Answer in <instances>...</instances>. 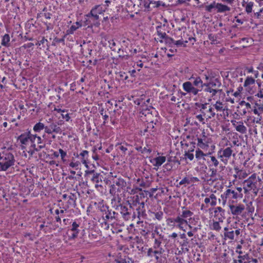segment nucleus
<instances>
[{
  "instance_id": "obj_1",
  "label": "nucleus",
  "mask_w": 263,
  "mask_h": 263,
  "mask_svg": "<svg viewBox=\"0 0 263 263\" xmlns=\"http://www.w3.org/2000/svg\"><path fill=\"white\" fill-rule=\"evenodd\" d=\"M132 184L130 181L126 182L122 178H118L113 181V184L110 186L109 193L114 196L111 201L117 200L118 203L121 201L119 197V193L122 192L123 193H127L130 195H134L138 191H142V189L136 187L132 188Z\"/></svg>"
},
{
  "instance_id": "obj_2",
  "label": "nucleus",
  "mask_w": 263,
  "mask_h": 263,
  "mask_svg": "<svg viewBox=\"0 0 263 263\" xmlns=\"http://www.w3.org/2000/svg\"><path fill=\"white\" fill-rule=\"evenodd\" d=\"M224 4L217 3L213 1L212 3L205 6V10L209 13H226L231 10L229 6L232 5L234 0H221Z\"/></svg>"
},
{
  "instance_id": "obj_3",
  "label": "nucleus",
  "mask_w": 263,
  "mask_h": 263,
  "mask_svg": "<svg viewBox=\"0 0 263 263\" xmlns=\"http://www.w3.org/2000/svg\"><path fill=\"white\" fill-rule=\"evenodd\" d=\"M189 80L183 84V89L186 92L194 96L197 95L203 88V82L199 77H191Z\"/></svg>"
},
{
  "instance_id": "obj_4",
  "label": "nucleus",
  "mask_w": 263,
  "mask_h": 263,
  "mask_svg": "<svg viewBox=\"0 0 263 263\" xmlns=\"http://www.w3.org/2000/svg\"><path fill=\"white\" fill-rule=\"evenodd\" d=\"M15 163L13 154L8 149L0 153V171H6Z\"/></svg>"
},
{
  "instance_id": "obj_5",
  "label": "nucleus",
  "mask_w": 263,
  "mask_h": 263,
  "mask_svg": "<svg viewBox=\"0 0 263 263\" xmlns=\"http://www.w3.org/2000/svg\"><path fill=\"white\" fill-rule=\"evenodd\" d=\"M105 11L101 5H96L93 7L90 10V12L86 15V16L88 18L85 21L86 25H94L99 26L100 23L98 21L99 18V14H102Z\"/></svg>"
},
{
  "instance_id": "obj_6",
  "label": "nucleus",
  "mask_w": 263,
  "mask_h": 263,
  "mask_svg": "<svg viewBox=\"0 0 263 263\" xmlns=\"http://www.w3.org/2000/svg\"><path fill=\"white\" fill-rule=\"evenodd\" d=\"M240 195L237 193V192L231 189H228L226 191L221 195V198L222 199L223 204H225L227 201L228 203H235L234 199H237L239 198Z\"/></svg>"
},
{
  "instance_id": "obj_7",
  "label": "nucleus",
  "mask_w": 263,
  "mask_h": 263,
  "mask_svg": "<svg viewBox=\"0 0 263 263\" xmlns=\"http://www.w3.org/2000/svg\"><path fill=\"white\" fill-rule=\"evenodd\" d=\"M233 150L232 146L226 148H221L217 152V156L220 161L226 165L228 163L229 160L231 158Z\"/></svg>"
},
{
  "instance_id": "obj_8",
  "label": "nucleus",
  "mask_w": 263,
  "mask_h": 263,
  "mask_svg": "<svg viewBox=\"0 0 263 263\" xmlns=\"http://www.w3.org/2000/svg\"><path fill=\"white\" fill-rule=\"evenodd\" d=\"M100 210L102 212V217L104 220L111 222L118 219V214L109 209L108 206L103 205Z\"/></svg>"
},
{
  "instance_id": "obj_9",
  "label": "nucleus",
  "mask_w": 263,
  "mask_h": 263,
  "mask_svg": "<svg viewBox=\"0 0 263 263\" xmlns=\"http://www.w3.org/2000/svg\"><path fill=\"white\" fill-rule=\"evenodd\" d=\"M257 182L251 181L249 179L245 180L243 182V189L245 191V193H247L251 190H253V192L255 196L258 194L259 189L257 186Z\"/></svg>"
},
{
  "instance_id": "obj_10",
  "label": "nucleus",
  "mask_w": 263,
  "mask_h": 263,
  "mask_svg": "<svg viewBox=\"0 0 263 263\" xmlns=\"http://www.w3.org/2000/svg\"><path fill=\"white\" fill-rule=\"evenodd\" d=\"M86 175L87 178H90V180L94 183H96V187L101 186L100 182H102V176L100 173H97L94 170L86 171Z\"/></svg>"
},
{
  "instance_id": "obj_11",
  "label": "nucleus",
  "mask_w": 263,
  "mask_h": 263,
  "mask_svg": "<svg viewBox=\"0 0 263 263\" xmlns=\"http://www.w3.org/2000/svg\"><path fill=\"white\" fill-rule=\"evenodd\" d=\"M45 143L44 142L41 137L33 135L31 147L34 148L36 152H39L45 147Z\"/></svg>"
},
{
  "instance_id": "obj_12",
  "label": "nucleus",
  "mask_w": 263,
  "mask_h": 263,
  "mask_svg": "<svg viewBox=\"0 0 263 263\" xmlns=\"http://www.w3.org/2000/svg\"><path fill=\"white\" fill-rule=\"evenodd\" d=\"M231 214L234 216H238L241 215L245 209V206L243 204L239 203L235 204V203L229 204Z\"/></svg>"
},
{
  "instance_id": "obj_13",
  "label": "nucleus",
  "mask_w": 263,
  "mask_h": 263,
  "mask_svg": "<svg viewBox=\"0 0 263 263\" xmlns=\"http://www.w3.org/2000/svg\"><path fill=\"white\" fill-rule=\"evenodd\" d=\"M129 209L126 205L123 204H120L116 208V210L120 211L123 218L125 220H128L130 218L131 216V209L132 206L130 205Z\"/></svg>"
},
{
  "instance_id": "obj_14",
  "label": "nucleus",
  "mask_w": 263,
  "mask_h": 263,
  "mask_svg": "<svg viewBox=\"0 0 263 263\" xmlns=\"http://www.w3.org/2000/svg\"><path fill=\"white\" fill-rule=\"evenodd\" d=\"M45 133L48 134H52L53 133L61 134L62 133V129L59 127L57 123L51 122H48L46 125Z\"/></svg>"
},
{
  "instance_id": "obj_15",
  "label": "nucleus",
  "mask_w": 263,
  "mask_h": 263,
  "mask_svg": "<svg viewBox=\"0 0 263 263\" xmlns=\"http://www.w3.org/2000/svg\"><path fill=\"white\" fill-rule=\"evenodd\" d=\"M164 250L163 248H160L159 250H155L154 248H149L147 251V255L148 257H155L156 260L158 262H161L162 259L160 256L164 252Z\"/></svg>"
},
{
  "instance_id": "obj_16",
  "label": "nucleus",
  "mask_w": 263,
  "mask_h": 263,
  "mask_svg": "<svg viewBox=\"0 0 263 263\" xmlns=\"http://www.w3.org/2000/svg\"><path fill=\"white\" fill-rule=\"evenodd\" d=\"M209 143L210 139L205 136V132L203 131L202 137L197 138V146L202 149H205L209 147Z\"/></svg>"
},
{
  "instance_id": "obj_17",
  "label": "nucleus",
  "mask_w": 263,
  "mask_h": 263,
  "mask_svg": "<svg viewBox=\"0 0 263 263\" xmlns=\"http://www.w3.org/2000/svg\"><path fill=\"white\" fill-rule=\"evenodd\" d=\"M79 226V224L76 221L72 223L71 228L67 232L69 240L74 239L78 237L80 232V230L78 229Z\"/></svg>"
},
{
  "instance_id": "obj_18",
  "label": "nucleus",
  "mask_w": 263,
  "mask_h": 263,
  "mask_svg": "<svg viewBox=\"0 0 263 263\" xmlns=\"http://www.w3.org/2000/svg\"><path fill=\"white\" fill-rule=\"evenodd\" d=\"M208 103H200L199 102H197L195 103V111L194 112V115L198 113L199 114L202 115L204 116L206 115V109H208Z\"/></svg>"
},
{
  "instance_id": "obj_19",
  "label": "nucleus",
  "mask_w": 263,
  "mask_h": 263,
  "mask_svg": "<svg viewBox=\"0 0 263 263\" xmlns=\"http://www.w3.org/2000/svg\"><path fill=\"white\" fill-rule=\"evenodd\" d=\"M138 196H136V198L134 202L139 203V206L136 209V211L138 214V217L140 219L141 218H144L146 216L145 209V203L143 201L139 202Z\"/></svg>"
},
{
  "instance_id": "obj_20",
  "label": "nucleus",
  "mask_w": 263,
  "mask_h": 263,
  "mask_svg": "<svg viewBox=\"0 0 263 263\" xmlns=\"http://www.w3.org/2000/svg\"><path fill=\"white\" fill-rule=\"evenodd\" d=\"M33 135L31 134L30 132H27L23 134H21L18 137L21 143L24 145H27L29 143H32Z\"/></svg>"
},
{
  "instance_id": "obj_21",
  "label": "nucleus",
  "mask_w": 263,
  "mask_h": 263,
  "mask_svg": "<svg viewBox=\"0 0 263 263\" xmlns=\"http://www.w3.org/2000/svg\"><path fill=\"white\" fill-rule=\"evenodd\" d=\"M231 123L236 131L242 134H244L247 133V128L244 125L242 121L237 122L236 120H232Z\"/></svg>"
},
{
  "instance_id": "obj_22",
  "label": "nucleus",
  "mask_w": 263,
  "mask_h": 263,
  "mask_svg": "<svg viewBox=\"0 0 263 263\" xmlns=\"http://www.w3.org/2000/svg\"><path fill=\"white\" fill-rule=\"evenodd\" d=\"M171 222H174L175 223H177V227L182 230L183 229L184 226H187L189 223L188 221L185 220L179 215L176 218H174Z\"/></svg>"
},
{
  "instance_id": "obj_23",
  "label": "nucleus",
  "mask_w": 263,
  "mask_h": 263,
  "mask_svg": "<svg viewBox=\"0 0 263 263\" xmlns=\"http://www.w3.org/2000/svg\"><path fill=\"white\" fill-rule=\"evenodd\" d=\"M76 199L77 196L75 194L70 193V195H69V197L67 200L66 204L65 205L66 209H69L71 207L74 208L76 206Z\"/></svg>"
},
{
  "instance_id": "obj_24",
  "label": "nucleus",
  "mask_w": 263,
  "mask_h": 263,
  "mask_svg": "<svg viewBox=\"0 0 263 263\" xmlns=\"http://www.w3.org/2000/svg\"><path fill=\"white\" fill-rule=\"evenodd\" d=\"M139 5L141 9H144V11L149 12L152 10V7L151 6L152 0H138Z\"/></svg>"
},
{
  "instance_id": "obj_25",
  "label": "nucleus",
  "mask_w": 263,
  "mask_h": 263,
  "mask_svg": "<svg viewBox=\"0 0 263 263\" xmlns=\"http://www.w3.org/2000/svg\"><path fill=\"white\" fill-rule=\"evenodd\" d=\"M182 211L179 215L186 221H189L192 219L193 215V213L190 210H188L186 207H182Z\"/></svg>"
},
{
  "instance_id": "obj_26",
  "label": "nucleus",
  "mask_w": 263,
  "mask_h": 263,
  "mask_svg": "<svg viewBox=\"0 0 263 263\" xmlns=\"http://www.w3.org/2000/svg\"><path fill=\"white\" fill-rule=\"evenodd\" d=\"M204 202L206 204H210L211 206H214L217 204V198L214 194H211L204 199Z\"/></svg>"
},
{
  "instance_id": "obj_27",
  "label": "nucleus",
  "mask_w": 263,
  "mask_h": 263,
  "mask_svg": "<svg viewBox=\"0 0 263 263\" xmlns=\"http://www.w3.org/2000/svg\"><path fill=\"white\" fill-rule=\"evenodd\" d=\"M209 159H208L207 161L208 163L209 164V166L210 167L214 166V168L217 167L219 164V162L217 158H216L214 156L211 155L209 156Z\"/></svg>"
},
{
  "instance_id": "obj_28",
  "label": "nucleus",
  "mask_w": 263,
  "mask_h": 263,
  "mask_svg": "<svg viewBox=\"0 0 263 263\" xmlns=\"http://www.w3.org/2000/svg\"><path fill=\"white\" fill-rule=\"evenodd\" d=\"M156 125V122L154 123V121L150 122L147 124V126L145 129V132H148L151 135H154L156 132V127H155Z\"/></svg>"
},
{
  "instance_id": "obj_29",
  "label": "nucleus",
  "mask_w": 263,
  "mask_h": 263,
  "mask_svg": "<svg viewBox=\"0 0 263 263\" xmlns=\"http://www.w3.org/2000/svg\"><path fill=\"white\" fill-rule=\"evenodd\" d=\"M254 5V3L252 2H246L243 0L242 6L245 8L246 12L247 14H250L252 12V8Z\"/></svg>"
},
{
  "instance_id": "obj_30",
  "label": "nucleus",
  "mask_w": 263,
  "mask_h": 263,
  "mask_svg": "<svg viewBox=\"0 0 263 263\" xmlns=\"http://www.w3.org/2000/svg\"><path fill=\"white\" fill-rule=\"evenodd\" d=\"M78 157H80L82 162L85 164L86 167H88L87 160L88 157V152L87 151H83Z\"/></svg>"
},
{
  "instance_id": "obj_31",
  "label": "nucleus",
  "mask_w": 263,
  "mask_h": 263,
  "mask_svg": "<svg viewBox=\"0 0 263 263\" xmlns=\"http://www.w3.org/2000/svg\"><path fill=\"white\" fill-rule=\"evenodd\" d=\"M210 172L211 174L210 175V178L208 179V182H214L217 180H218V178L217 177V171L216 168H210Z\"/></svg>"
},
{
  "instance_id": "obj_32",
  "label": "nucleus",
  "mask_w": 263,
  "mask_h": 263,
  "mask_svg": "<svg viewBox=\"0 0 263 263\" xmlns=\"http://www.w3.org/2000/svg\"><path fill=\"white\" fill-rule=\"evenodd\" d=\"M153 160L155 162L154 165L156 167H159L165 162L166 158L164 156H159L154 158Z\"/></svg>"
},
{
  "instance_id": "obj_33",
  "label": "nucleus",
  "mask_w": 263,
  "mask_h": 263,
  "mask_svg": "<svg viewBox=\"0 0 263 263\" xmlns=\"http://www.w3.org/2000/svg\"><path fill=\"white\" fill-rule=\"evenodd\" d=\"M241 246L240 245H238L237 247H236V253H238L239 254V255L238 256V258H240L242 260H245V259H250V258H249V254H246L244 255H240L242 252V251H238V249H241Z\"/></svg>"
},
{
  "instance_id": "obj_34",
  "label": "nucleus",
  "mask_w": 263,
  "mask_h": 263,
  "mask_svg": "<svg viewBox=\"0 0 263 263\" xmlns=\"http://www.w3.org/2000/svg\"><path fill=\"white\" fill-rule=\"evenodd\" d=\"M46 125L44 123L41 122H38L35 124L33 127V130L36 132H39L43 129L45 130Z\"/></svg>"
},
{
  "instance_id": "obj_35",
  "label": "nucleus",
  "mask_w": 263,
  "mask_h": 263,
  "mask_svg": "<svg viewBox=\"0 0 263 263\" xmlns=\"http://www.w3.org/2000/svg\"><path fill=\"white\" fill-rule=\"evenodd\" d=\"M10 42V36L8 34H5L3 36L1 44L3 46L9 47Z\"/></svg>"
},
{
  "instance_id": "obj_36",
  "label": "nucleus",
  "mask_w": 263,
  "mask_h": 263,
  "mask_svg": "<svg viewBox=\"0 0 263 263\" xmlns=\"http://www.w3.org/2000/svg\"><path fill=\"white\" fill-rule=\"evenodd\" d=\"M151 5H152V7L154 8H157L160 6H162L163 7H166V4L164 3H163L162 1H155L152 0V3H151Z\"/></svg>"
},
{
  "instance_id": "obj_37",
  "label": "nucleus",
  "mask_w": 263,
  "mask_h": 263,
  "mask_svg": "<svg viewBox=\"0 0 263 263\" xmlns=\"http://www.w3.org/2000/svg\"><path fill=\"white\" fill-rule=\"evenodd\" d=\"M82 26V24L79 22H77L75 24L72 25L70 29L68 30V33L73 34L74 31H75L77 29Z\"/></svg>"
},
{
  "instance_id": "obj_38",
  "label": "nucleus",
  "mask_w": 263,
  "mask_h": 263,
  "mask_svg": "<svg viewBox=\"0 0 263 263\" xmlns=\"http://www.w3.org/2000/svg\"><path fill=\"white\" fill-rule=\"evenodd\" d=\"M223 105V104L220 101H216L215 104L213 105V106L217 111H224L225 108Z\"/></svg>"
},
{
  "instance_id": "obj_39",
  "label": "nucleus",
  "mask_w": 263,
  "mask_h": 263,
  "mask_svg": "<svg viewBox=\"0 0 263 263\" xmlns=\"http://www.w3.org/2000/svg\"><path fill=\"white\" fill-rule=\"evenodd\" d=\"M152 214L154 215L155 219L160 221L162 219L163 216V213L162 211H158L156 212H152Z\"/></svg>"
},
{
  "instance_id": "obj_40",
  "label": "nucleus",
  "mask_w": 263,
  "mask_h": 263,
  "mask_svg": "<svg viewBox=\"0 0 263 263\" xmlns=\"http://www.w3.org/2000/svg\"><path fill=\"white\" fill-rule=\"evenodd\" d=\"M255 79L252 77H247L244 82V86L247 87L255 83Z\"/></svg>"
},
{
  "instance_id": "obj_41",
  "label": "nucleus",
  "mask_w": 263,
  "mask_h": 263,
  "mask_svg": "<svg viewBox=\"0 0 263 263\" xmlns=\"http://www.w3.org/2000/svg\"><path fill=\"white\" fill-rule=\"evenodd\" d=\"M219 222L218 221H214L211 225V229L216 231H219L221 229Z\"/></svg>"
},
{
  "instance_id": "obj_42",
  "label": "nucleus",
  "mask_w": 263,
  "mask_h": 263,
  "mask_svg": "<svg viewBox=\"0 0 263 263\" xmlns=\"http://www.w3.org/2000/svg\"><path fill=\"white\" fill-rule=\"evenodd\" d=\"M41 38V40L39 41L36 44V45L37 46H41V45H42V47H40V49H42V48H44L45 47V46H44L45 43H46V45L48 46L47 45V40L46 39L44 36H42Z\"/></svg>"
},
{
  "instance_id": "obj_43",
  "label": "nucleus",
  "mask_w": 263,
  "mask_h": 263,
  "mask_svg": "<svg viewBox=\"0 0 263 263\" xmlns=\"http://www.w3.org/2000/svg\"><path fill=\"white\" fill-rule=\"evenodd\" d=\"M157 34L159 36L160 38L162 39H164L165 37H166V34L165 32H162L161 31L160 29H161V26H157Z\"/></svg>"
},
{
  "instance_id": "obj_44",
  "label": "nucleus",
  "mask_w": 263,
  "mask_h": 263,
  "mask_svg": "<svg viewBox=\"0 0 263 263\" xmlns=\"http://www.w3.org/2000/svg\"><path fill=\"white\" fill-rule=\"evenodd\" d=\"M224 236L226 238H228L231 240H233L234 239V231L225 232L224 233Z\"/></svg>"
},
{
  "instance_id": "obj_45",
  "label": "nucleus",
  "mask_w": 263,
  "mask_h": 263,
  "mask_svg": "<svg viewBox=\"0 0 263 263\" xmlns=\"http://www.w3.org/2000/svg\"><path fill=\"white\" fill-rule=\"evenodd\" d=\"M215 216H218V214H224V210L220 206H217L214 210Z\"/></svg>"
},
{
  "instance_id": "obj_46",
  "label": "nucleus",
  "mask_w": 263,
  "mask_h": 263,
  "mask_svg": "<svg viewBox=\"0 0 263 263\" xmlns=\"http://www.w3.org/2000/svg\"><path fill=\"white\" fill-rule=\"evenodd\" d=\"M206 111L210 113V115L208 116V117L206 118V120L210 119L215 116L216 114L214 111L213 108L211 106H209L208 109Z\"/></svg>"
},
{
  "instance_id": "obj_47",
  "label": "nucleus",
  "mask_w": 263,
  "mask_h": 263,
  "mask_svg": "<svg viewBox=\"0 0 263 263\" xmlns=\"http://www.w3.org/2000/svg\"><path fill=\"white\" fill-rule=\"evenodd\" d=\"M247 210L248 213H253L254 212L255 208L252 201L247 204Z\"/></svg>"
},
{
  "instance_id": "obj_48",
  "label": "nucleus",
  "mask_w": 263,
  "mask_h": 263,
  "mask_svg": "<svg viewBox=\"0 0 263 263\" xmlns=\"http://www.w3.org/2000/svg\"><path fill=\"white\" fill-rule=\"evenodd\" d=\"M161 241L158 239H155L154 241V245L152 248H154L155 250H159L160 248H162L161 247Z\"/></svg>"
},
{
  "instance_id": "obj_49",
  "label": "nucleus",
  "mask_w": 263,
  "mask_h": 263,
  "mask_svg": "<svg viewBox=\"0 0 263 263\" xmlns=\"http://www.w3.org/2000/svg\"><path fill=\"white\" fill-rule=\"evenodd\" d=\"M204 91L206 92L212 93V96H214L217 93L218 91H219V90L216 89H213L211 87H208V88H205Z\"/></svg>"
},
{
  "instance_id": "obj_50",
  "label": "nucleus",
  "mask_w": 263,
  "mask_h": 263,
  "mask_svg": "<svg viewBox=\"0 0 263 263\" xmlns=\"http://www.w3.org/2000/svg\"><path fill=\"white\" fill-rule=\"evenodd\" d=\"M203 152L201 151L199 148L196 151L195 157L197 159H199L204 156H206Z\"/></svg>"
},
{
  "instance_id": "obj_51",
  "label": "nucleus",
  "mask_w": 263,
  "mask_h": 263,
  "mask_svg": "<svg viewBox=\"0 0 263 263\" xmlns=\"http://www.w3.org/2000/svg\"><path fill=\"white\" fill-rule=\"evenodd\" d=\"M196 115V119H197L200 123H201L202 124H204L205 123L204 118L203 117H205L204 116L199 114L197 113Z\"/></svg>"
},
{
  "instance_id": "obj_52",
  "label": "nucleus",
  "mask_w": 263,
  "mask_h": 263,
  "mask_svg": "<svg viewBox=\"0 0 263 263\" xmlns=\"http://www.w3.org/2000/svg\"><path fill=\"white\" fill-rule=\"evenodd\" d=\"M253 113L255 115H257L258 116L263 113V107H258V108H255L252 110Z\"/></svg>"
},
{
  "instance_id": "obj_53",
  "label": "nucleus",
  "mask_w": 263,
  "mask_h": 263,
  "mask_svg": "<svg viewBox=\"0 0 263 263\" xmlns=\"http://www.w3.org/2000/svg\"><path fill=\"white\" fill-rule=\"evenodd\" d=\"M194 149H192L191 151V152H188L187 153H185V156L186 158L189 159L190 160L192 161L193 160L194 156L193 153H192V152H193Z\"/></svg>"
},
{
  "instance_id": "obj_54",
  "label": "nucleus",
  "mask_w": 263,
  "mask_h": 263,
  "mask_svg": "<svg viewBox=\"0 0 263 263\" xmlns=\"http://www.w3.org/2000/svg\"><path fill=\"white\" fill-rule=\"evenodd\" d=\"M210 87H219L221 85V83L217 81V80H215L214 81L210 82Z\"/></svg>"
},
{
  "instance_id": "obj_55",
  "label": "nucleus",
  "mask_w": 263,
  "mask_h": 263,
  "mask_svg": "<svg viewBox=\"0 0 263 263\" xmlns=\"http://www.w3.org/2000/svg\"><path fill=\"white\" fill-rule=\"evenodd\" d=\"M179 185H183V184H190V178L189 177H184L182 180H181L179 183Z\"/></svg>"
},
{
  "instance_id": "obj_56",
  "label": "nucleus",
  "mask_w": 263,
  "mask_h": 263,
  "mask_svg": "<svg viewBox=\"0 0 263 263\" xmlns=\"http://www.w3.org/2000/svg\"><path fill=\"white\" fill-rule=\"evenodd\" d=\"M140 195L141 197L142 196L144 197L145 196H148L149 197L151 198V197H152L153 196V193L151 192H149V191H144V192L140 194Z\"/></svg>"
},
{
  "instance_id": "obj_57",
  "label": "nucleus",
  "mask_w": 263,
  "mask_h": 263,
  "mask_svg": "<svg viewBox=\"0 0 263 263\" xmlns=\"http://www.w3.org/2000/svg\"><path fill=\"white\" fill-rule=\"evenodd\" d=\"M247 179L250 180L251 181H253L258 183V182L260 180L259 178H256V174H253L250 177H249Z\"/></svg>"
},
{
  "instance_id": "obj_58",
  "label": "nucleus",
  "mask_w": 263,
  "mask_h": 263,
  "mask_svg": "<svg viewBox=\"0 0 263 263\" xmlns=\"http://www.w3.org/2000/svg\"><path fill=\"white\" fill-rule=\"evenodd\" d=\"M164 39L166 43H168L169 44L175 43V40H173L172 38L168 36L167 35H166V37H165Z\"/></svg>"
},
{
  "instance_id": "obj_59",
  "label": "nucleus",
  "mask_w": 263,
  "mask_h": 263,
  "mask_svg": "<svg viewBox=\"0 0 263 263\" xmlns=\"http://www.w3.org/2000/svg\"><path fill=\"white\" fill-rule=\"evenodd\" d=\"M118 149L121 150L122 152V153H123V154L124 155L125 154L127 150V148L126 146H124V145H121V144L119 145Z\"/></svg>"
},
{
  "instance_id": "obj_60",
  "label": "nucleus",
  "mask_w": 263,
  "mask_h": 263,
  "mask_svg": "<svg viewBox=\"0 0 263 263\" xmlns=\"http://www.w3.org/2000/svg\"><path fill=\"white\" fill-rule=\"evenodd\" d=\"M80 164V162L78 161L76 162H71L69 163V166L72 168H76V169H78Z\"/></svg>"
},
{
  "instance_id": "obj_61",
  "label": "nucleus",
  "mask_w": 263,
  "mask_h": 263,
  "mask_svg": "<svg viewBox=\"0 0 263 263\" xmlns=\"http://www.w3.org/2000/svg\"><path fill=\"white\" fill-rule=\"evenodd\" d=\"M216 219H217L218 222H222L225 219V217L223 216V214H218V216H215Z\"/></svg>"
},
{
  "instance_id": "obj_62",
  "label": "nucleus",
  "mask_w": 263,
  "mask_h": 263,
  "mask_svg": "<svg viewBox=\"0 0 263 263\" xmlns=\"http://www.w3.org/2000/svg\"><path fill=\"white\" fill-rule=\"evenodd\" d=\"M59 154L61 155V159L64 161V158L66 156L67 154L66 152L64 151L62 149H59Z\"/></svg>"
},
{
  "instance_id": "obj_63",
  "label": "nucleus",
  "mask_w": 263,
  "mask_h": 263,
  "mask_svg": "<svg viewBox=\"0 0 263 263\" xmlns=\"http://www.w3.org/2000/svg\"><path fill=\"white\" fill-rule=\"evenodd\" d=\"M236 192H237V193L238 194H239L240 195L239 196V198H242V196H243V194L242 193V188L240 187H237L236 188V190H235Z\"/></svg>"
},
{
  "instance_id": "obj_64",
  "label": "nucleus",
  "mask_w": 263,
  "mask_h": 263,
  "mask_svg": "<svg viewBox=\"0 0 263 263\" xmlns=\"http://www.w3.org/2000/svg\"><path fill=\"white\" fill-rule=\"evenodd\" d=\"M262 117L259 115V116H258L257 117L254 118L253 119V122H255L257 124H261V120Z\"/></svg>"
}]
</instances>
